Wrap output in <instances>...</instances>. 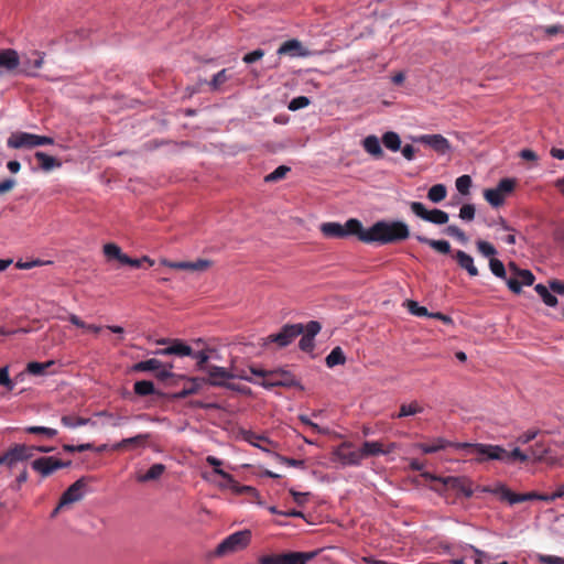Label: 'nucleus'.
<instances>
[{
    "mask_svg": "<svg viewBox=\"0 0 564 564\" xmlns=\"http://www.w3.org/2000/svg\"><path fill=\"white\" fill-rule=\"evenodd\" d=\"M539 433H540L539 430H528L527 432L519 435L517 441L521 444H528L531 441H533L538 436Z\"/></svg>",
    "mask_w": 564,
    "mask_h": 564,
    "instance_id": "nucleus-62",
    "label": "nucleus"
},
{
    "mask_svg": "<svg viewBox=\"0 0 564 564\" xmlns=\"http://www.w3.org/2000/svg\"><path fill=\"white\" fill-rule=\"evenodd\" d=\"M314 556L306 552L271 553L259 556L258 564H306Z\"/></svg>",
    "mask_w": 564,
    "mask_h": 564,
    "instance_id": "nucleus-7",
    "label": "nucleus"
},
{
    "mask_svg": "<svg viewBox=\"0 0 564 564\" xmlns=\"http://www.w3.org/2000/svg\"><path fill=\"white\" fill-rule=\"evenodd\" d=\"M165 466L163 464H154L152 465L149 470L145 473V474H142V475H138L137 477V480L139 482H147V481H151V480H156L159 479L163 473L165 471Z\"/></svg>",
    "mask_w": 564,
    "mask_h": 564,
    "instance_id": "nucleus-34",
    "label": "nucleus"
},
{
    "mask_svg": "<svg viewBox=\"0 0 564 564\" xmlns=\"http://www.w3.org/2000/svg\"><path fill=\"white\" fill-rule=\"evenodd\" d=\"M410 235L409 226L401 220H380L375 223L370 228L364 229V232L360 235V241L366 243L378 242L380 245H388L406 240Z\"/></svg>",
    "mask_w": 564,
    "mask_h": 564,
    "instance_id": "nucleus-1",
    "label": "nucleus"
},
{
    "mask_svg": "<svg viewBox=\"0 0 564 564\" xmlns=\"http://www.w3.org/2000/svg\"><path fill=\"white\" fill-rule=\"evenodd\" d=\"M0 384L6 387L8 390H13L14 383L9 377L8 367L0 368Z\"/></svg>",
    "mask_w": 564,
    "mask_h": 564,
    "instance_id": "nucleus-60",
    "label": "nucleus"
},
{
    "mask_svg": "<svg viewBox=\"0 0 564 564\" xmlns=\"http://www.w3.org/2000/svg\"><path fill=\"white\" fill-rule=\"evenodd\" d=\"M465 444L466 443L449 442L443 437H438V438H435L432 442V444L420 443L416 445V447L420 448L424 454H433L438 451L445 449L447 447H453L455 449H463L466 452V454L470 455L468 453L467 447L458 446V445H465Z\"/></svg>",
    "mask_w": 564,
    "mask_h": 564,
    "instance_id": "nucleus-16",
    "label": "nucleus"
},
{
    "mask_svg": "<svg viewBox=\"0 0 564 564\" xmlns=\"http://www.w3.org/2000/svg\"><path fill=\"white\" fill-rule=\"evenodd\" d=\"M325 361L327 367L333 368L335 366L344 365L346 362V357L343 349L337 346L328 354Z\"/></svg>",
    "mask_w": 564,
    "mask_h": 564,
    "instance_id": "nucleus-40",
    "label": "nucleus"
},
{
    "mask_svg": "<svg viewBox=\"0 0 564 564\" xmlns=\"http://www.w3.org/2000/svg\"><path fill=\"white\" fill-rule=\"evenodd\" d=\"M415 239L421 243L430 246L438 253L448 254L451 252V245L446 240H435L421 235H416Z\"/></svg>",
    "mask_w": 564,
    "mask_h": 564,
    "instance_id": "nucleus-29",
    "label": "nucleus"
},
{
    "mask_svg": "<svg viewBox=\"0 0 564 564\" xmlns=\"http://www.w3.org/2000/svg\"><path fill=\"white\" fill-rule=\"evenodd\" d=\"M382 143L390 151L397 152L401 149V139L397 132L388 131L382 135Z\"/></svg>",
    "mask_w": 564,
    "mask_h": 564,
    "instance_id": "nucleus-38",
    "label": "nucleus"
},
{
    "mask_svg": "<svg viewBox=\"0 0 564 564\" xmlns=\"http://www.w3.org/2000/svg\"><path fill=\"white\" fill-rule=\"evenodd\" d=\"M34 156L37 160L40 167L45 172H50L53 169L59 167L62 165V163L56 158L41 151L35 152Z\"/></svg>",
    "mask_w": 564,
    "mask_h": 564,
    "instance_id": "nucleus-31",
    "label": "nucleus"
},
{
    "mask_svg": "<svg viewBox=\"0 0 564 564\" xmlns=\"http://www.w3.org/2000/svg\"><path fill=\"white\" fill-rule=\"evenodd\" d=\"M87 482L85 478H79L72 484L62 495L59 499V507L77 502L83 499Z\"/></svg>",
    "mask_w": 564,
    "mask_h": 564,
    "instance_id": "nucleus-14",
    "label": "nucleus"
},
{
    "mask_svg": "<svg viewBox=\"0 0 564 564\" xmlns=\"http://www.w3.org/2000/svg\"><path fill=\"white\" fill-rule=\"evenodd\" d=\"M334 457L344 466H359L362 462L361 451L354 449L350 442H343L333 452Z\"/></svg>",
    "mask_w": 564,
    "mask_h": 564,
    "instance_id": "nucleus-11",
    "label": "nucleus"
},
{
    "mask_svg": "<svg viewBox=\"0 0 564 564\" xmlns=\"http://www.w3.org/2000/svg\"><path fill=\"white\" fill-rule=\"evenodd\" d=\"M250 372L254 376L261 377L262 381L258 383L268 389L274 387L291 388L299 384L295 376L289 370L284 369L265 371L251 367Z\"/></svg>",
    "mask_w": 564,
    "mask_h": 564,
    "instance_id": "nucleus-4",
    "label": "nucleus"
},
{
    "mask_svg": "<svg viewBox=\"0 0 564 564\" xmlns=\"http://www.w3.org/2000/svg\"><path fill=\"white\" fill-rule=\"evenodd\" d=\"M34 58H24L22 62V68L21 73L28 75V76H35L36 70L40 69L43 66L44 57L43 54L40 52H33L32 54Z\"/></svg>",
    "mask_w": 564,
    "mask_h": 564,
    "instance_id": "nucleus-27",
    "label": "nucleus"
},
{
    "mask_svg": "<svg viewBox=\"0 0 564 564\" xmlns=\"http://www.w3.org/2000/svg\"><path fill=\"white\" fill-rule=\"evenodd\" d=\"M72 465L70 460H62L54 456H42L31 463L34 471L39 473L42 478L53 475L57 469L66 468Z\"/></svg>",
    "mask_w": 564,
    "mask_h": 564,
    "instance_id": "nucleus-9",
    "label": "nucleus"
},
{
    "mask_svg": "<svg viewBox=\"0 0 564 564\" xmlns=\"http://www.w3.org/2000/svg\"><path fill=\"white\" fill-rule=\"evenodd\" d=\"M395 444L391 443L387 447L381 442L366 441L360 447L362 459L371 456L386 455L393 452Z\"/></svg>",
    "mask_w": 564,
    "mask_h": 564,
    "instance_id": "nucleus-19",
    "label": "nucleus"
},
{
    "mask_svg": "<svg viewBox=\"0 0 564 564\" xmlns=\"http://www.w3.org/2000/svg\"><path fill=\"white\" fill-rule=\"evenodd\" d=\"M23 432L29 434L39 435L43 438H53L57 435V430L52 427H45V426H25L23 429Z\"/></svg>",
    "mask_w": 564,
    "mask_h": 564,
    "instance_id": "nucleus-39",
    "label": "nucleus"
},
{
    "mask_svg": "<svg viewBox=\"0 0 564 564\" xmlns=\"http://www.w3.org/2000/svg\"><path fill=\"white\" fill-rule=\"evenodd\" d=\"M61 423L68 429H76L78 426H84L87 424L96 425V423L88 417H80L73 414L63 415L61 417Z\"/></svg>",
    "mask_w": 564,
    "mask_h": 564,
    "instance_id": "nucleus-33",
    "label": "nucleus"
},
{
    "mask_svg": "<svg viewBox=\"0 0 564 564\" xmlns=\"http://www.w3.org/2000/svg\"><path fill=\"white\" fill-rule=\"evenodd\" d=\"M457 191L463 194L467 195L469 193L470 186H471V177L469 175H462L456 178L455 182Z\"/></svg>",
    "mask_w": 564,
    "mask_h": 564,
    "instance_id": "nucleus-48",
    "label": "nucleus"
},
{
    "mask_svg": "<svg viewBox=\"0 0 564 564\" xmlns=\"http://www.w3.org/2000/svg\"><path fill=\"white\" fill-rule=\"evenodd\" d=\"M216 474L221 476L228 482V486L232 490V492H235L236 495H248L252 500L261 505V502L259 501L260 496L256 488L247 485H239L234 479V477L224 469H216Z\"/></svg>",
    "mask_w": 564,
    "mask_h": 564,
    "instance_id": "nucleus-15",
    "label": "nucleus"
},
{
    "mask_svg": "<svg viewBox=\"0 0 564 564\" xmlns=\"http://www.w3.org/2000/svg\"><path fill=\"white\" fill-rule=\"evenodd\" d=\"M489 268H490V271L492 272V274H495L497 278L503 279L506 281L508 280L507 273H506V268L499 259L490 258Z\"/></svg>",
    "mask_w": 564,
    "mask_h": 564,
    "instance_id": "nucleus-47",
    "label": "nucleus"
},
{
    "mask_svg": "<svg viewBox=\"0 0 564 564\" xmlns=\"http://www.w3.org/2000/svg\"><path fill=\"white\" fill-rule=\"evenodd\" d=\"M444 232L447 236H451V237H454V238L458 239L460 242H466L467 241V236L465 235V232L460 228L455 226V225H449L448 227H446Z\"/></svg>",
    "mask_w": 564,
    "mask_h": 564,
    "instance_id": "nucleus-54",
    "label": "nucleus"
},
{
    "mask_svg": "<svg viewBox=\"0 0 564 564\" xmlns=\"http://www.w3.org/2000/svg\"><path fill=\"white\" fill-rule=\"evenodd\" d=\"M534 290L540 295V297L542 299V301L544 302L545 305L551 306V307H554L557 305V303H558L557 297L549 291L547 286L539 283L534 286Z\"/></svg>",
    "mask_w": 564,
    "mask_h": 564,
    "instance_id": "nucleus-37",
    "label": "nucleus"
},
{
    "mask_svg": "<svg viewBox=\"0 0 564 564\" xmlns=\"http://www.w3.org/2000/svg\"><path fill=\"white\" fill-rule=\"evenodd\" d=\"M460 446L467 447L468 453L470 455H475L476 462L478 463H482L488 459L500 460L505 463H512L516 460L525 463L530 459V455L528 453H523L519 448H514L513 451L508 452L499 445L480 443L465 444Z\"/></svg>",
    "mask_w": 564,
    "mask_h": 564,
    "instance_id": "nucleus-2",
    "label": "nucleus"
},
{
    "mask_svg": "<svg viewBox=\"0 0 564 564\" xmlns=\"http://www.w3.org/2000/svg\"><path fill=\"white\" fill-rule=\"evenodd\" d=\"M322 326L316 321H311L304 326V335L314 339V337L319 333Z\"/></svg>",
    "mask_w": 564,
    "mask_h": 564,
    "instance_id": "nucleus-58",
    "label": "nucleus"
},
{
    "mask_svg": "<svg viewBox=\"0 0 564 564\" xmlns=\"http://www.w3.org/2000/svg\"><path fill=\"white\" fill-rule=\"evenodd\" d=\"M143 262H148L149 265H153L154 264V261L152 259H150L149 257H147V256L142 257L141 259H132V258H130L127 254V257L123 258V264L130 265V267H133V268H140Z\"/></svg>",
    "mask_w": 564,
    "mask_h": 564,
    "instance_id": "nucleus-56",
    "label": "nucleus"
},
{
    "mask_svg": "<svg viewBox=\"0 0 564 564\" xmlns=\"http://www.w3.org/2000/svg\"><path fill=\"white\" fill-rule=\"evenodd\" d=\"M163 264L176 269V270H186V271H205L212 265L209 260L197 259L196 261H180V262H171L163 261Z\"/></svg>",
    "mask_w": 564,
    "mask_h": 564,
    "instance_id": "nucleus-24",
    "label": "nucleus"
},
{
    "mask_svg": "<svg viewBox=\"0 0 564 564\" xmlns=\"http://www.w3.org/2000/svg\"><path fill=\"white\" fill-rule=\"evenodd\" d=\"M264 56V51L263 50H254L248 54H246L243 57H242V61L247 64H251V63H254L259 59H261L262 57Z\"/></svg>",
    "mask_w": 564,
    "mask_h": 564,
    "instance_id": "nucleus-61",
    "label": "nucleus"
},
{
    "mask_svg": "<svg viewBox=\"0 0 564 564\" xmlns=\"http://www.w3.org/2000/svg\"><path fill=\"white\" fill-rule=\"evenodd\" d=\"M482 491L498 495L501 500L508 501L510 505L528 501L527 494H516L505 485H498L496 488L485 487Z\"/></svg>",
    "mask_w": 564,
    "mask_h": 564,
    "instance_id": "nucleus-18",
    "label": "nucleus"
},
{
    "mask_svg": "<svg viewBox=\"0 0 564 564\" xmlns=\"http://www.w3.org/2000/svg\"><path fill=\"white\" fill-rule=\"evenodd\" d=\"M229 79L227 75V69H221L217 74L214 75L212 82L209 83L212 90H218L219 87L225 84Z\"/></svg>",
    "mask_w": 564,
    "mask_h": 564,
    "instance_id": "nucleus-50",
    "label": "nucleus"
},
{
    "mask_svg": "<svg viewBox=\"0 0 564 564\" xmlns=\"http://www.w3.org/2000/svg\"><path fill=\"white\" fill-rule=\"evenodd\" d=\"M163 367V362L159 359L151 358L148 360L139 361L132 366V371L134 372H144V371H155Z\"/></svg>",
    "mask_w": 564,
    "mask_h": 564,
    "instance_id": "nucleus-35",
    "label": "nucleus"
},
{
    "mask_svg": "<svg viewBox=\"0 0 564 564\" xmlns=\"http://www.w3.org/2000/svg\"><path fill=\"white\" fill-rule=\"evenodd\" d=\"M422 412H423V406H421L416 401H413L409 404H402L400 406V411H399L397 417H404V416L414 415V414L422 413Z\"/></svg>",
    "mask_w": 564,
    "mask_h": 564,
    "instance_id": "nucleus-43",
    "label": "nucleus"
},
{
    "mask_svg": "<svg viewBox=\"0 0 564 564\" xmlns=\"http://www.w3.org/2000/svg\"><path fill=\"white\" fill-rule=\"evenodd\" d=\"M517 278H511L507 280L508 288L516 294L521 293L522 285H532L534 283V275L530 270L522 269L519 271Z\"/></svg>",
    "mask_w": 564,
    "mask_h": 564,
    "instance_id": "nucleus-22",
    "label": "nucleus"
},
{
    "mask_svg": "<svg viewBox=\"0 0 564 564\" xmlns=\"http://www.w3.org/2000/svg\"><path fill=\"white\" fill-rule=\"evenodd\" d=\"M447 189L443 184L433 185L427 192V198L433 203H440L446 198Z\"/></svg>",
    "mask_w": 564,
    "mask_h": 564,
    "instance_id": "nucleus-42",
    "label": "nucleus"
},
{
    "mask_svg": "<svg viewBox=\"0 0 564 564\" xmlns=\"http://www.w3.org/2000/svg\"><path fill=\"white\" fill-rule=\"evenodd\" d=\"M173 368L172 364H163V367L159 370H155V376L159 380L164 381L169 378L174 377V373L171 371Z\"/></svg>",
    "mask_w": 564,
    "mask_h": 564,
    "instance_id": "nucleus-59",
    "label": "nucleus"
},
{
    "mask_svg": "<svg viewBox=\"0 0 564 564\" xmlns=\"http://www.w3.org/2000/svg\"><path fill=\"white\" fill-rule=\"evenodd\" d=\"M549 288L554 293L560 294V295H564V281L556 280V279L551 280L549 282Z\"/></svg>",
    "mask_w": 564,
    "mask_h": 564,
    "instance_id": "nucleus-64",
    "label": "nucleus"
},
{
    "mask_svg": "<svg viewBox=\"0 0 564 564\" xmlns=\"http://www.w3.org/2000/svg\"><path fill=\"white\" fill-rule=\"evenodd\" d=\"M104 254L106 256L107 260H117L121 264H123V258L127 257V254L121 251V248L112 242L106 243L104 246Z\"/></svg>",
    "mask_w": 564,
    "mask_h": 564,
    "instance_id": "nucleus-36",
    "label": "nucleus"
},
{
    "mask_svg": "<svg viewBox=\"0 0 564 564\" xmlns=\"http://www.w3.org/2000/svg\"><path fill=\"white\" fill-rule=\"evenodd\" d=\"M454 257L456 259L457 264L462 269L466 270L470 276L478 275V269L474 264V259L471 256H469L468 253H466L463 250H457Z\"/></svg>",
    "mask_w": 564,
    "mask_h": 564,
    "instance_id": "nucleus-28",
    "label": "nucleus"
},
{
    "mask_svg": "<svg viewBox=\"0 0 564 564\" xmlns=\"http://www.w3.org/2000/svg\"><path fill=\"white\" fill-rule=\"evenodd\" d=\"M310 102L311 101L306 96H299L290 101L288 108L292 111H296L299 109L307 107Z\"/></svg>",
    "mask_w": 564,
    "mask_h": 564,
    "instance_id": "nucleus-53",
    "label": "nucleus"
},
{
    "mask_svg": "<svg viewBox=\"0 0 564 564\" xmlns=\"http://www.w3.org/2000/svg\"><path fill=\"white\" fill-rule=\"evenodd\" d=\"M514 187L516 181L513 178H502L495 188L485 189L484 197L492 207H499Z\"/></svg>",
    "mask_w": 564,
    "mask_h": 564,
    "instance_id": "nucleus-8",
    "label": "nucleus"
},
{
    "mask_svg": "<svg viewBox=\"0 0 564 564\" xmlns=\"http://www.w3.org/2000/svg\"><path fill=\"white\" fill-rule=\"evenodd\" d=\"M302 45H301V42L297 41V40H289L286 42H284L279 48H278V54L279 55H286V54H291V55H294L295 52H297L299 50H301Z\"/></svg>",
    "mask_w": 564,
    "mask_h": 564,
    "instance_id": "nucleus-45",
    "label": "nucleus"
},
{
    "mask_svg": "<svg viewBox=\"0 0 564 564\" xmlns=\"http://www.w3.org/2000/svg\"><path fill=\"white\" fill-rule=\"evenodd\" d=\"M303 333V324H286L280 329L279 333L269 335L267 340L269 343H275L279 347H286Z\"/></svg>",
    "mask_w": 564,
    "mask_h": 564,
    "instance_id": "nucleus-10",
    "label": "nucleus"
},
{
    "mask_svg": "<svg viewBox=\"0 0 564 564\" xmlns=\"http://www.w3.org/2000/svg\"><path fill=\"white\" fill-rule=\"evenodd\" d=\"M154 354L162 356L175 355L178 357L192 356V347L180 339H173L166 348L158 349Z\"/></svg>",
    "mask_w": 564,
    "mask_h": 564,
    "instance_id": "nucleus-25",
    "label": "nucleus"
},
{
    "mask_svg": "<svg viewBox=\"0 0 564 564\" xmlns=\"http://www.w3.org/2000/svg\"><path fill=\"white\" fill-rule=\"evenodd\" d=\"M321 231L326 238H346L348 236H357L360 240V235L364 232L361 223L356 218L348 219L345 225L339 223H323Z\"/></svg>",
    "mask_w": 564,
    "mask_h": 564,
    "instance_id": "nucleus-5",
    "label": "nucleus"
},
{
    "mask_svg": "<svg viewBox=\"0 0 564 564\" xmlns=\"http://www.w3.org/2000/svg\"><path fill=\"white\" fill-rule=\"evenodd\" d=\"M362 147L366 152H368L369 154H371L372 156H375L377 159L383 156V151L380 145V141L373 134L368 135L362 140Z\"/></svg>",
    "mask_w": 564,
    "mask_h": 564,
    "instance_id": "nucleus-30",
    "label": "nucleus"
},
{
    "mask_svg": "<svg viewBox=\"0 0 564 564\" xmlns=\"http://www.w3.org/2000/svg\"><path fill=\"white\" fill-rule=\"evenodd\" d=\"M443 482L445 486L462 492L467 498L474 495L473 482L466 477L449 476L446 477Z\"/></svg>",
    "mask_w": 564,
    "mask_h": 564,
    "instance_id": "nucleus-21",
    "label": "nucleus"
},
{
    "mask_svg": "<svg viewBox=\"0 0 564 564\" xmlns=\"http://www.w3.org/2000/svg\"><path fill=\"white\" fill-rule=\"evenodd\" d=\"M410 208L415 216L434 225H445L449 219L446 212L436 208L427 210L424 204L420 202H411Z\"/></svg>",
    "mask_w": 564,
    "mask_h": 564,
    "instance_id": "nucleus-12",
    "label": "nucleus"
},
{
    "mask_svg": "<svg viewBox=\"0 0 564 564\" xmlns=\"http://www.w3.org/2000/svg\"><path fill=\"white\" fill-rule=\"evenodd\" d=\"M133 391L137 395L148 397L155 393V387L152 381L141 380L134 383Z\"/></svg>",
    "mask_w": 564,
    "mask_h": 564,
    "instance_id": "nucleus-41",
    "label": "nucleus"
},
{
    "mask_svg": "<svg viewBox=\"0 0 564 564\" xmlns=\"http://www.w3.org/2000/svg\"><path fill=\"white\" fill-rule=\"evenodd\" d=\"M539 562L541 564H564V557L555 555H539Z\"/></svg>",
    "mask_w": 564,
    "mask_h": 564,
    "instance_id": "nucleus-63",
    "label": "nucleus"
},
{
    "mask_svg": "<svg viewBox=\"0 0 564 564\" xmlns=\"http://www.w3.org/2000/svg\"><path fill=\"white\" fill-rule=\"evenodd\" d=\"M528 454L530 458L534 460H543L547 454V448L542 443H536L534 446L530 447Z\"/></svg>",
    "mask_w": 564,
    "mask_h": 564,
    "instance_id": "nucleus-49",
    "label": "nucleus"
},
{
    "mask_svg": "<svg viewBox=\"0 0 564 564\" xmlns=\"http://www.w3.org/2000/svg\"><path fill=\"white\" fill-rule=\"evenodd\" d=\"M20 65V57L15 50H0V67L7 72H14Z\"/></svg>",
    "mask_w": 564,
    "mask_h": 564,
    "instance_id": "nucleus-26",
    "label": "nucleus"
},
{
    "mask_svg": "<svg viewBox=\"0 0 564 564\" xmlns=\"http://www.w3.org/2000/svg\"><path fill=\"white\" fill-rule=\"evenodd\" d=\"M414 141L431 147L440 154H445L451 149L449 141L442 134H423L416 137Z\"/></svg>",
    "mask_w": 564,
    "mask_h": 564,
    "instance_id": "nucleus-17",
    "label": "nucleus"
},
{
    "mask_svg": "<svg viewBox=\"0 0 564 564\" xmlns=\"http://www.w3.org/2000/svg\"><path fill=\"white\" fill-rule=\"evenodd\" d=\"M52 365H54V361H47V362L32 361V362L28 364L26 371L33 376H42L45 373L46 369L50 368Z\"/></svg>",
    "mask_w": 564,
    "mask_h": 564,
    "instance_id": "nucleus-44",
    "label": "nucleus"
},
{
    "mask_svg": "<svg viewBox=\"0 0 564 564\" xmlns=\"http://www.w3.org/2000/svg\"><path fill=\"white\" fill-rule=\"evenodd\" d=\"M252 533L250 530L245 529L234 532L225 538L216 547L215 555L225 556L248 547L251 542Z\"/></svg>",
    "mask_w": 564,
    "mask_h": 564,
    "instance_id": "nucleus-6",
    "label": "nucleus"
},
{
    "mask_svg": "<svg viewBox=\"0 0 564 564\" xmlns=\"http://www.w3.org/2000/svg\"><path fill=\"white\" fill-rule=\"evenodd\" d=\"M53 449L54 448L50 446L14 444L2 455H0V465H6L8 468L12 469L17 466L18 463L25 462L33 457L35 451L40 453H50Z\"/></svg>",
    "mask_w": 564,
    "mask_h": 564,
    "instance_id": "nucleus-3",
    "label": "nucleus"
},
{
    "mask_svg": "<svg viewBox=\"0 0 564 564\" xmlns=\"http://www.w3.org/2000/svg\"><path fill=\"white\" fill-rule=\"evenodd\" d=\"M477 249L484 257H492L497 253L495 247L491 243L484 240L477 241Z\"/></svg>",
    "mask_w": 564,
    "mask_h": 564,
    "instance_id": "nucleus-55",
    "label": "nucleus"
},
{
    "mask_svg": "<svg viewBox=\"0 0 564 564\" xmlns=\"http://www.w3.org/2000/svg\"><path fill=\"white\" fill-rule=\"evenodd\" d=\"M191 357H192L193 359H195V360H196L197 368H198L199 370H206V371H207V368L209 367V366L207 365V361H208V359H209V356L207 355V352H206V351L200 350V351H196V352H194V351L192 350V356H191Z\"/></svg>",
    "mask_w": 564,
    "mask_h": 564,
    "instance_id": "nucleus-51",
    "label": "nucleus"
},
{
    "mask_svg": "<svg viewBox=\"0 0 564 564\" xmlns=\"http://www.w3.org/2000/svg\"><path fill=\"white\" fill-rule=\"evenodd\" d=\"M203 381L204 379L200 378H191L189 384L187 387H184L181 391L174 393L173 398L181 400L187 398L188 395L197 393L202 387Z\"/></svg>",
    "mask_w": 564,
    "mask_h": 564,
    "instance_id": "nucleus-32",
    "label": "nucleus"
},
{
    "mask_svg": "<svg viewBox=\"0 0 564 564\" xmlns=\"http://www.w3.org/2000/svg\"><path fill=\"white\" fill-rule=\"evenodd\" d=\"M408 308L409 312L415 316H427L429 312L427 308L424 306H420L417 302L415 301H408Z\"/></svg>",
    "mask_w": 564,
    "mask_h": 564,
    "instance_id": "nucleus-57",
    "label": "nucleus"
},
{
    "mask_svg": "<svg viewBox=\"0 0 564 564\" xmlns=\"http://www.w3.org/2000/svg\"><path fill=\"white\" fill-rule=\"evenodd\" d=\"M476 208L473 204H465L459 209V218L465 221H471L475 218Z\"/></svg>",
    "mask_w": 564,
    "mask_h": 564,
    "instance_id": "nucleus-52",
    "label": "nucleus"
},
{
    "mask_svg": "<svg viewBox=\"0 0 564 564\" xmlns=\"http://www.w3.org/2000/svg\"><path fill=\"white\" fill-rule=\"evenodd\" d=\"M151 438L150 433L138 434L132 437L123 438L120 442L112 445L113 451L130 449L145 447Z\"/></svg>",
    "mask_w": 564,
    "mask_h": 564,
    "instance_id": "nucleus-23",
    "label": "nucleus"
},
{
    "mask_svg": "<svg viewBox=\"0 0 564 564\" xmlns=\"http://www.w3.org/2000/svg\"><path fill=\"white\" fill-rule=\"evenodd\" d=\"M207 373L208 378L204 379V383H208L213 387H225L235 391H239L235 384L227 382V380L235 378V375L226 368L212 365L207 368Z\"/></svg>",
    "mask_w": 564,
    "mask_h": 564,
    "instance_id": "nucleus-13",
    "label": "nucleus"
},
{
    "mask_svg": "<svg viewBox=\"0 0 564 564\" xmlns=\"http://www.w3.org/2000/svg\"><path fill=\"white\" fill-rule=\"evenodd\" d=\"M290 167L286 165L278 166L273 172L264 176V182L273 183L278 182L285 177V175L290 172Z\"/></svg>",
    "mask_w": 564,
    "mask_h": 564,
    "instance_id": "nucleus-46",
    "label": "nucleus"
},
{
    "mask_svg": "<svg viewBox=\"0 0 564 564\" xmlns=\"http://www.w3.org/2000/svg\"><path fill=\"white\" fill-rule=\"evenodd\" d=\"M35 134L28 132H14L7 141V144L11 149H33L36 148Z\"/></svg>",
    "mask_w": 564,
    "mask_h": 564,
    "instance_id": "nucleus-20",
    "label": "nucleus"
}]
</instances>
